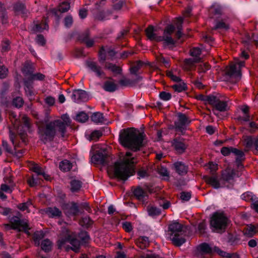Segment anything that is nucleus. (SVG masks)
<instances>
[{
  "label": "nucleus",
  "mask_w": 258,
  "mask_h": 258,
  "mask_svg": "<svg viewBox=\"0 0 258 258\" xmlns=\"http://www.w3.org/2000/svg\"><path fill=\"white\" fill-rule=\"evenodd\" d=\"M73 22V18L71 16H67L64 20V25L67 27H70L72 26Z\"/></svg>",
  "instance_id": "obj_61"
},
{
  "label": "nucleus",
  "mask_w": 258,
  "mask_h": 258,
  "mask_svg": "<svg viewBox=\"0 0 258 258\" xmlns=\"http://www.w3.org/2000/svg\"><path fill=\"white\" fill-rule=\"evenodd\" d=\"M71 125V119L67 114H63L61 119L55 120L39 127L40 138L44 143L52 141L56 135L64 138L67 136V128Z\"/></svg>",
  "instance_id": "obj_1"
},
{
  "label": "nucleus",
  "mask_w": 258,
  "mask_h": 258,
  "mask_svg": "<svg viewBox=\"0 0 258 258\" xmlns=\"http://www.w3.org/2000/svg\"><path fill=\"white\" fill-rule=\"evenodd\" d=\"M229 28V26L227 24L225 23L223 21H219L217 22L213 28L214 29H227Z\"/></svg>",
  "instance_id": "obj_55"
},
{
  "label": "nucleus",
  "mask_w": 258,
  "mask_h": 258,
  "mask_svg": "<svg viewBox=\"0 0 258 258\" xmlns=\"http://www.w3.org/2000/svg\"><path fill=\"white\" fill-rule=\"evenodd\" d=\"M88 118V115L84 112L78 113L76 116V120L81 122H85Z\"/></svg>",
  "instance_id": "obj_49"
},
{
  "label": "nucleus",
  "mask_w": 258,
  "mask_h": 258,
  "mask_svg": "<svg viewBox=\"0 0 258 258\" xmlns=\"http://www.w3.org/2000/svg\"><path fill=\"white\" fill-rule=\"evenodd\" d=\"M180 198L183 201H188L191 198V193L190 192H182L180 194Z\"/></svg>",
  "instance_id": "obj_60"
},
{
  "label": "nucleus",
  "mask_w": 258,
  "mask_h": 258,
  "mask_svg": "<svg viewBox=\"0 0 258 258\" xmlns=\"http://www.w3.org/2000/svg\"><path fill=\"white\" fill-rule=\"evenodd\" d=\"M183 18L182 17H178L176 18L175 20L174 23L177 27L178 29L177 32L176 33V36L177 39L180 38L182 36V24L183 22Z\"/></svg>",
  "instance_id": "obj_35"
},
{
  "label": "nucleus",
  "mask_w": 258,
  "mask_h": 258,
  "mask_svg": "<svg viewBox=\"0 0 258 258\" xmlns=\"http://www.w3.org/2000/svg\"><path fill=\"white\" fill-rule=\"evenodd\" d=\"M22 122H23V128L24 130V132H21L19 131V134L21 136V138L23 142H25V133L24 132H26L30 128V123H29V119L27 116H23L22 117Z\"/></svg>",
  "instance_id": "obj_24"
},
{
  "label": "nucleus",
  "mask_w": 258,
  "mask_h": 258,
  "mask_svg": "<svg viewBox=\"0 0 258 258\" xmlns=\"http://www.w3.org/2000/svg\"><path fill=\"white\" fill-rule=\"evenodd\" d=\"M149 244V239L147 237L143 236L138 238L137 245L141 248L143 249Z\"/></svg>",
  "instance_id": "obj_38"
},
{
  "label": "nucleus",
  "mask_w": 258,
  "mask_h": 258,
  "mask_svg": "<svg viewBox=\"0 0 258 258\" xmlns=\"http://www.w3.org/2000/svg\"><path fill=\"white\" fill-rule=\"evenodd\" d=\"M238 171L234 170L227 169L222 174V179L226 181L230 182L233 180L235 177L241 176L242 169H238Z\"/></svg>",
  "instance_id": "obj_14"
},
{
  "label": "nucleus",
  "mask_w": 258,
  "mask_h": 258,
  "mask_svg": "<svg viewBox=\"0 0 258 258\" xmlns=\"http://www.w3.org/2000/svg\"><path fill=\"white\" fill-rule=\"evenodd\" d=\"M133 193L134 196L139 200H143L146 195L145 191L140 187L136 188L134 190Z\"/></svg>",
  "instance_id": "obj_39"
},
{
  "label": "nucleus",
  "mask_w": 258,
  "mask_h": 258,
  "mask_svg": "<svg viewBox=\"0 0 258 258\" xmlns=\"http://www.w3.org/2000/svg\"><path fill=\"white\" fill-rule=\"evenodd\" d=\"M173 25H168L165 29L162 36H158L155 33V30L152 26H149L146 29V33L147 37L151 40L157 42H163L164 46L173 45L175 41L172 37L171 35L174 31Z\"/></svg>",
  "instance_id": "obj_4"
},
{
  "label": "nucleus",
  "mask_w": 258,
  "mask_h": 258,
  "mask_svg": "<svg viewBox=\"0 0 258 258\" xmlns=\"http://www.w3.org/2000/svg\"><path fill=\"white\" fill-rule=\"evenodd\" d=\"M240 109L243 112V115L242 116L239 115L237 116L236 119L241 122L248 121L250 120L248 106L247 105H243L240 107Z\"/></svg>",
  "instance_id": "obj_22"
},
{
  "label": "nucleus",
  "mask_w": 258,
  "mask_h": 258,
  "mask_svg": "<svg viewBox=\"0 0 258 258\" xmlns=\"http://www.w3.org/2000/svg\"><path fill=\"white\" fill-rule=\"evenodd\" d=\"M232 153L236 156V162L237 164L238 169H242L243 166L241 163V162L245 159V155L244 152L236 148H233L232 150Z\"/></svg>",
  "instance_id": "obj_17"
},
{
  "label": "nucleus",
  "mask_w": 258,
  "mask_h": 258,
  "mask_svg": "<svg viewBox=\"0 0 258 258\" xmlns=\"http://www.w3.org/2000/svg\"><path fill=\"white\" fill-rule=\"evenodd\" d=\"M258 232V225H247L244 230V235L251 237Z\"/></svg>",
  "instance_id": "obj_29"
},
{
  "label": "nucleus",
  "mask_w": 258,
  "mask_h": 258,
  "mask_svg": "<svg viewBox=\"0 0 258 258\" xmlns=\"http://www.w3.org/2000/svg\"><path fill=\"white\" fill-rule=\"evenodd\" d=\"M44 78L45 76L41 73H36L31 76V79L33 80L42 81L44 79Z\"/></svg>",
  "instance_id": "obj_62"
},
{
  "label": "nucleus",
  "mask_w": 258,
  "mask_h": 258,
  "mask_svg": "<svg viewBox=\"0 0 258 258\" xmlns=\"http://www.w3.org/2000/svg\"><path fill=\"white\" fill-rule=\"evenodd\" d=\"M158 173L163 176H168L169 173L165 167L163 166H160L158 168Z\"/></svg>",
  "instance_id": "obj_57"
},
{
  "label": "nucleus",
  "mask_w": 258,
  "mask_h": 258,
  "mask_svg": "<svg viewBox=\"0 0 258 258\" xmlns=\"http://www.w3.org/2000/svg\"><path fill=\"white\" fill-rule=\"evenodd\" d=\"M44 234L42 231H36L34 233L33 239L35 244L36 246H39L40 245V241L44 237Z\"/></svg>",
  "instance_id": "obj_40"
},
{
  "label": "nucleus",
  "mask_w": 258,
  "mask_h": 258,
  "mask_svg": "<svg viewBox=\"0 0 258 258\" xmlns=\"http://www.w3.org/2000/svg\"><path fill=\"white\" fill-rule=\"evenodd\" d=\"M190 123V120L184 114L178 113L177 120L175 122V127L178 131L183 133L186 126Z\"/></svg>",
  "instance_id": "obj_10"
},
{
  "label": "nucleus",
  "mask_w": 258,
  "mask_h": 258,
  "mask_svg": "<svg viewBox=\"0 0 258 258\" xmlns=\"http://www.w3.org/2000/svg\"><path fill=\"white\" fill-rule=\"evenodd\" d=\"M46 213L51 218L59 217L61 215V212L56 207H49L46 209Z\"/></svg>",
  "instance_id": "obj_28"
},
{
  "label": "nucleus",
  "mask_w": 258,
  "mask_h": 258,
  "mask_svg": "<svg viewBox=\"0 0 258 258\" xmlns=\"http://www.w3.org/2000/svg\"><path fill=\"white\" fill-rule=\"evenodd\" d=\"M71 97L74 102L78 103L86 102L88 100V95L87 92L81 89L74 90Z\"/></svg>",
  "instance_id": "obj_12"
},
{
  "label": "nucleus",
  "mask_w": 258,
  "mask_h": 258,
  "mask_svg": "<svg viewBox=\"0 0 258 258\" xmlns=\"http://www.w3.org/2000/svg\"><path fill=\"white\" fill-rule=\"evenodd\" d=\"M41 247L43 250L49 251L51 249L52 242L48 239H45L41 242Z\"/></svg>",
  "instance_id": "obj_42"
},
{
  "label": "nucleus",
  "mask_w": 258,
  "mask_h": 258,
  "mask_svg": "<svg viewBox=\"0 0 258 258\" xmlns=\"http://www.w3.org/2000/svg\"><path fill=\"white\" fill-rule=\"evenodd\" d=\"M145 135L135 128H127L120 131L119 141L124 147L137 151L143 146Z\"/></svg>",
  "instance_id": "obj_3"
},
{
  "label": "nucleus",
  "mask_w": 258,
  "mask_h": 258,
  "mask_svg": "<svg viewBox=\"0 0 258 258\" xmlns=\"http://www.w3.org/2000/svg\"><path fill=\"white\" fill-rule=\"evenodd\" d=\"M103 88L106 91L112 92L117 89V85L113 80H110L104 83Z\"/></svg>",
  "instance_id": "obj_26"
},
{
  "label": "nucleus",
  "mask_w": 258,
  "mask_h": 258,
  "mask_svg": "<svg viewBox=\"0 0 258 258\" xmlns=\"http://www.w3.org/2000/svg\"><path fill=\"white\" fill-rule=\"evenodd\" d=\"M92 160L93 162L96 163H99L102 165H107L108 157L105 154L101 152L96 153L92 157Z\"/></svg>",
  "instance_id": "obj_21"
},
{
  "label": "nucleus",
  "mask_w": 258,
  "mask_h": 258,
  "mask_svg": "<svg viewBox=\"0 0 258 258\" xmlns=\"http://www.w3.org/2000/svg\"><path fill=\"white\" fill-rule=\"evenodd\" d=\"M142 66V62L141 61H139L136 64L133 65L130 69L131 73L136 75Z\"/></svg>",
  "instance_id": "obj_52"
},
{
  "label": "nucleus",
  "mask_w": 258,
  "mask_h": 258,
  "mask_svg": "<svg viewBox=\"0 0 258 258\" xmlns=\"http://www.w3.org/2000/svg\"><path fill=\"white\" fill-rule=\"evenodd\" d=\"M72 167V163L67 160H64L61 161L59 164V168L60 170L64 172L69 171Z\"/></svg>",
  "instance_id": "obj_41"
},
{
  "label": "nucleus",
  "mask_w": 258,
  "mask_h": 258,
  "mask_svg": "<svg viewBox=\"0 0 258 258\" xmlns=\"http://www.w3.org/2000/svg\"><path fill=\"white\" fill-rule=\"evenodd\" d=\"M205 180L208 184L211 185L215 188H219L220 187V184L217 179V177L215 176H205Z\"/></svg>",
  "instance_id": "obj_32"
},
{
  "label": "nucleus",
  "mask_w": 258,
  "mask_h": 258,
  "mask_svg": "<svg viewBox=\"0 0 258 258\" xmlns=\"http://www.w3.org/2000/svg\"><path fill=\"white\" fill-rule=\"evenodd\" d=\"M254 138H252L251 136H246L244 138V146L246 148H250L252 147H254Z\"/></svg>",
  "instance_id": "obj_43"
},
{
  "label": "nucleus",
  "mask_w": 258,
  "mask_h": 258,
  "mask_svg": "<svg viewBox=\"0 0 258 258\" xmlns=\"http://www.w3.org/2000/svg\"><path fill=\"white\" fill-rule=\"evenodd\" d=\"M148 212L150 216L154 217L159 215L161 214V211L159 209L154 206H148Z\"/></svg>",
  "instance_id": "obj_45"
},
{
  "label": "nucleus",
  "mask_w": 258,
  "mask_h": 258,
  "mask_svg": "<svg viewBox=\"0 0 258 258\" xmlns=\"http://www.w3.org/2000/svg\"><path fill=\"white\" fill-rule=\"evenodd\" d=\"M91 119L95 123H106L103 114L99 112L94 113L91 116Z\"/></svg>",
  "instance_id": "obj_31"
},
{
  "label": "nucleus",
  "mask_w": 258,
  "mask_h": 258,
  "mask_svg": "<svg viewBox=\"0 0 258 258\" xmlns=\"http://www.w3.org/2000/svg\"><path fill=\"white\" fill-rule=\"evenodd\" d=\"M10 222L13 229L24 231L25 232L29 233L28 231L29 229L28 225L26 222L21 220L19 217L16 216L12 217Z\"/></svg>",
  "instance_id": "obj_11"
},
{
  "label": "nucleus",
  "mask_w": 258,
  "mask_h": 258,
  "mask_svg": "<svg viewBox=\"0 0 258 258\" xmlns=\"http://www.w3.org/2000/svg\"><path fill=\"white\" fill-rule=\"evenodd\" d=\"M86 65L89 71L94 73L97 77H101L104 75L102 68L96 62L92 60H87L86 62Z\"/></svg>",
  "instance_id": "obj_15"
},
{
  "label": "nucleus",
  "mask_w": 258,
  "mask_h": 258,
  "mask_svg": "<svg viewBox=\"0 0 258 258\" xmlns=\"http://www.w3.org/2000/svg\"><path fill=\"white\" fill-rule=\"evenodd\" d=\"M174 167L176 172L180 175L186 173L187 167L181 162H177L174 164Z\"/></svg>",
  "instance_id": "obj_33"
},
{
  "label": "nucleus",
  "mask_w": 258,
  "mask_h": 258,
  "mask_svg": "<svg viewBox=\"0 0 258 258\" xmlns=\"http://www.w3.org/2000/svg\"><path fill=\"white\" fill-rule=\"evenodd\" d=\"M242 199L245 201L252 200V207L253 208L258 212V200H254L253 199V197L251 193L246 192L241 195Z\"/></svg>",
  "instance_id": "obj_30"
},
{
  "label": "nucleus",
  "mask_w": 258,
  "mask_h": 258,
  "mask_svg": "<svg viewBox=\"0 0 258 258\" xmlns=\"http://www.w3.org/2000/svg\"><path fill=\"white\" fill-rule=\"evenodd\" d=\"M201 49L199 47H194L190 49V54L194 57L193 59H186L185 62L188 64H192L193 62L199 61L200 59V55L201 54Z\"/></svg>",
  "instance_id": "obj_19"
},
{
  "label": "nucleus",
  "mask_w": 258,
  "mask_h": 258,
  "mask_svg": "<svg viewBox=\"0 0 258 258\" xmlns=\"http://www.w3.org/2000/svg\"><path fill=\"white\" fill-rule=\"evenodd\" d=\"M102 136V133L99 131L93 132L90 136V139L92 140H97Z\"/></svg>",
  "instance_id": "obj_59"
},
{
  "label": "nucleus",
  "mask_w": 258,
  "mask_h": 258,
  "mask_svg": "<svg viewBox=\"0 0 258 258\" xmlns=\"http://www.w3.org/2000/svg\"><path fill=\"white\" fill-rule=\"evenodd\" d=\"M175 150L179 153H183L186 148L184 140L182 139H175L172 142Z\"/></svg>",
  "instance_id": "obj_18"
},
{
  "label": "nucleus",
  "mask_w": 258,
  "mask_h": 258,
  "mask_svg": "<svg viewBox=\"0 0 258 258\" xmlns=\"http://www.w3.org/2000/svg\"><path fill=\"white\" fill-rule=\"evenodd\" d=\"M79 237L83 242H87L90 238L87 232L84 231L80 233L79 234Z\"/></svg>",
  "instance_id": "obj_58"
},
{
  "label": "nucleus",
  "mask_w": 258,
  "mask_h": 258,
  "mask_svg": "<svg viewBox=\"0 0 258 258\" xmlns=\"http://www.w3.org/2000/svg\"><path fill=\"white\" fill-rule=\"evenodd\" d=\"M208 167L211 174H214L218 169L217 164L213 163V162H210L208 165Z\"/></svg>",
  "instance_id": "obj_63"
},
{
  "label": "nucleus",
  "mask_w": 258,
  "mask_h": 258,
  "mask_svg": "<svg viewBox=\"0 0 258 258\" xmlns=\"http://www.w3.org/2000/svg\"><path fill=\"white\" fill-rule=\"evenodd\" d=\"M159 97L161 100L167 101L171 98V94L170 93L162 91L160 93Z\"/></svg>",
  "instance_id": "obj_53"
},
{
  "label": "nucleus",
  "mask_w": 258,
  "mask_h": 258,
  "mask_svg": "<svg viewBox=\"0 0 258 258\" xmlns=\"http://www.w3.org/2000/svg\"><path fill=\"white\" fill-rule=\"evenodd\" d=\"M32 205V202L31 201H28L26 203L20 204L18 205L17 207L21 211H27V212H29V208Z\"/></svg>",
  "instance_id": "obj_47"
},
{
  "label": "nucleus",
  "mask_w": 258,
  "mask_h": 258,
  "mask_svg": "<svg viewBox=\"0 0 258 258\" xmlns=\"http://www.w3.org/2000/svg\"><path fill=\"white\" fill-rule=\"evenodd\" d=\"M70 9V3L69 2H63L58 6V10L61 13L68 12Z\"/></svg>",
  "instance_id": "obj_44"
},
{
  "label": "nucleus",
  "mask_w": 258,
  "mask_h": 258,
  "mask_svg": "<svg viewBox=\"0 0 258 258\" xmlns=\"http://www.w3.org/2000/svg\"><path fill=\"white\" fill-rule=\"evenodd\" d=\"M30 168L35 173L34 174L32 175L31 178L28 180V182L30 186H34L40 182V180L41 178L38 176H42L46 180L49 179V176L45 173L43 169L38 164H32Z\"/></svg>",
  "instance_id": "obj_6"
},
{
  "label": "nucleus",
  "mask_w": 258,
  "mask_h": 258,
  "mask_svg": "<svg viewBox=\"0 0 258 258\" xmlns=\"http://www.w3.org/2000/svg\"><path fill=\"white\" fill-rule=\"evenodd\" d=\"M15 137V135L14 134H13L11 132H10V139L15 148V153L14 154L17 157L21 158L24 155V154L25 153L26 151H25V150H24V149L18 150L17 149L16 145L15 143V140H14Z\"/></svg>",
  "instance_id": "obj_27"
},
{
  "label": "nucleus",
  "mask_w": 258,
  "mask_h": 258,
  "mask_svg": "<svg viewBox=\"0 0 258 258\" xmlns=\"http://www.w3.org/2000/svg\"><path fill=\"white\" fill-rule=\"evenodd\" d=\"M24 101L23 99L20 97H17L13 100V105L16 107L19 108L22 106Z\"/></svg>",
  "instance_id": "obj_54"
},
{
  "label": "nucleus",
  "mask_w": 258,
  "mask_h": 258,
  "mask_svg": "<svg viewBox=\"0 0 258 258\" xmlns=\"http://www.w3.org/2000/svg\"><path fill=\"white\" fill-rule=\"evenodd\" d=\"M199 254L203 255L204 254H212L214 252V247H211L206 243L200 244L198 247Z\"/></svg>",
  "instance_id": "obj_23"
},
{
  "label": "nucleus",
  "mask_w": 258,
  "mask_h": 258,
  "mask_svg": "<svg viewBox=\"0 0 258 258\" xmlns=\"http://www.w3.org/2000/svg\"><path fill=\"white\" fill-rule=\"evenodd\" d=\"M210 105L213 106L215 109L220 112L227 110L229 99L219 94L214 95L213 97L209 98Z\"/></svg>",
  "instance_id": "obj_7"
},
{
  "label": "nucleus",
  "mask_w": 258,
  "mask_h": 258,
  "mask_svg": "<svg viewBox=\"0 0 258 258\" xmlns=\"http://www.w3.org/2000/svg\"><path fill=\"white\" fill-rule=\"evenodd\" d=\"M14 11L16 15H24L27 11L25 6L21 3H17L14 5Z\"/></svg>",
  "instance_id": "obj_34"
},
{
  "label": "nucleus",
  "mask_w": 258,
  "mask_h": 258,
  "mask_svg": "<svg viewBox=\"0 0 258 258\" xmlns=\"http://www.w3.org/2000/svg\"><path fill=\"white\" fill-rule=\"evenodd\" d=\"M210 67L209 64L207 63H202L198 66V72L199 74L204 73L210 69Z\"/></svg>",
  "instance_id": "obj_50"
},
{
  "label": "nucleus",
  "mask_w": 258,
  "mask_h": 258,
  "mask_svg": "<svg viewBox=\"0 0 258 258\" xmlns=\"http://www.w3.org/2000/svg\"><path fill=\"white\" fill-rule=\"evenodd\" d=\"M132 156L131 152H126L121 161L109 166L108 171L113 172L115 177L121 180H126L134 173V164L137 162L136 159Z\"/></svg>",
  "instance_id": "obj_2"
},
{
  "label": "nucleus",
  "mask_w": 258,
  "mask_h": 258,
  "mask_svg": "<svg viewBox=\"0 0 258 258\" xmlns=\"http://www.w3.org/2000/svg\"><path fill=\"white\" fill-rule=\"evenodd\" d=\"M105 68L115 74H120L121 72V69L120 67L111 63L106 62L105 64Z\"/></svg>",
  "instance_id": "obj_37"
},
{
  "label": "nucleus",
  "mask_w": 258,
  "mask_h": 258,
  "mask_svg": "<svg viewBox=\"0 0 258 258\" xmlns=\"http://www.w3.org/2000/svg\"><path fill=\"white\" fill-rule=\"evenodd\" d=\"M169 229L171 232V236L179 233L181 235L185 233L183 225L178 222H173L169 225Z\"/></svg>",
  "instance_id": "obj_16"
},
{
  "label": "nucleus",
  "mask_w": 258,
  "mask_h": 258,
  "mask_svg": "<svg viewBox=\"0 0 258 258\" xmlns=\"http://www.w3.org/2000/svg\"><path fill=\"white\" fill-rule=\"evenodd\" d=\"M61 238L57 241V246L61 248L66 242H69L72 245L71 249L76 252L79 251L80 242L76 238V235L71 234L68 229L64 228L61 234Z\"/></svg>",
  "instance_id": "obj_5"
},
{
  "label": "nucleus",
  "mask_w": 258,
  "mask_h": 258,
  "mask_svg": "<svg viewBox=\"0 0 258 258\" xmlns=\"http://www.w3.org/2000/svg\"><path fill=\"white\" fill-rule=\"evenodd\" d=\"M233 149V147H223L221 150V154L225 156H227L230 155L231 153H232V150Z\"/></svg>",
  "instance_id": "obj_56"
},
{
  "label": "nucleus",
  "mask_w": 258,
  "mask_h": 258,
  "mask_svg": "<svg viewBox=\"0 0 258 258\" xmlns=\"http://www.w3.org/2000/svg\"><path fill=\"white\" fill-rule=\"evenodd\" d=\"M228 219L223 213H215L211 220V225L216 230L224 229L227 226Z\"/></svg>",
  "instance_id": "obj_9"
},
{
  "label": "nucleus",
  "mask_w": 258,
  "mask_h": 258,
  "mask_svg": "<svg viewBox=\"0 0 258 258\" xmlns=\"http://www.w3.org/2000/svg\"><path fill=\"white\" fill-rule=\"evenodd\" d=\"M71 190L73 191L79 190L81 187V183L79 180H74L71 182Z\"/></svg>",
  "instance_id": "obj_48"
},
{
  "label": "nucleus",
  "mask_w": 258,
  "mask_h": 258,
  "mask_svg": "<svg viewBox=\"0 0 258 258\" xmlns=\"http://www.w3.org/2000/svg\"><path fill=\"white\" fill-rule=\"evenodd\" d=\"M4 192L11 193L12 192V188L6 184H2L0 187V198L5 200L7 199V196L4 194Z\"/></svg>",
  "instance_id": "obj_36"
},
{
  "label": "nucleus",
  "mask_w": 258,
  "mask_h": 258,
  "mask_svg": "<svg viewBox=\"0 0 258 258\" xmlns=\"http://www.w3.org/2000/svg\"><path fill=\"white\" fill-rule=\"evenodd\" d=\"M62 209L65 214L68 216H76L79 212L78 206L74 202L63 205Z\"/></svg>",
  "instance_id": "obj_13"
},
{
  "label": "nucleus",
  "mask_w": 258,
  "mask_h": 258,
  "mask_svg": "<svg viewBox=\"0 0 258 258\" xmlns=\"http://www.w3.org/2000/svg\"><path fill=\"white\" fill-rule=\"evenodd\" d=\"M185 233L181 234L180 233L176 234L170 237L173 244L176 246H180L186 241L184 237Z\"/></svg>",
  "instance_id": "obj_25"
},
{
  "label": "nucleus",
  "mask_w": 258,
  "mask_h": 258,
  "mask_svg": "<svg viewBox=\"0 0 258 258\" xmlns=\"http://www.w3.org/2000/svg\"><path fill=\"white\" fill-rule=\"evenodd\" d=\"M210 12L215 14H220L221 13V8L218 6H212L210 9Z\"/></svg>",
  "instance_id": "obj_64"
},
{
  "label": "nucleus",
  "mask_w": 258,
  "mask_h": 258,
  "mask_svg": "<svg viewBox=\"0 0 258 258\" xmlns=\"http://www.w3.org/2000/svg\"><path fill=\"white\" fill-rule=\"evenodd\" d=\"M92 224V221L89 217H85L83 218L80 221V224L82 226L88 227Z\"/></svg>",
  "instance_id": "obj_51"
},
{
  "label": "nucleus",
  "mask_w": 258,
  "mask_h": 258,
  "mask_svg": "<svg viewBox=\"0 0 258 258\" xmlns=\"http://www.w3.org/2000/svg\"><path fill=\"white\" fill-rule=\"evenodd\" d=\"M244 66V61L236 58L229 67H226L225 70L226 74L230 77L239 79L241 76L240 72L241 68Z\"/></svg>",
  "instance_id": "obj_8"
},
{
  "label": "nucleus",
  "mask_w": 258,
  "mask_h": 258,
  "mask_svg": "<svg viewBox=\"0 0 258 258\" xmlns=\"http://www.w3.org/2000/svg\"><path fill=\"white\" fill-rule=\"evenodd\" d=\"M48 26L45 20H43L41 22L38 21H34V25L32 27L31 31L33 32H39L43 30L47 29Z\"/></svg>",
  "instance_id": "obj_20"
},
{
  "label": "nucleus",
  "mask_w": 258,
  "mask_h": 258,
  "mask_svg": "<svg viewBox=\"0 0 258 258\" xmlns=\"http://www.w3.org/2000/svg\"><path fill=\"white\" fill-rule=\"evenodd\" d=\"M172 89L176 92H181L186 89V85L183 82H179L172 86Z\"/></svg>",
  "instance_id": "obj_46"
}]
</instances>
